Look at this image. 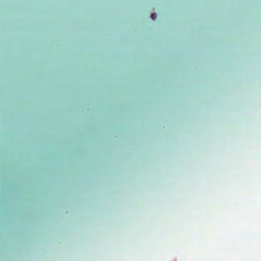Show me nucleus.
<instances>
[{"instance_id":"1","label":"nucleus","mask_w":261,"mask_h":261,"mask_svg":"<svg viewBox=\"0 0 261 261\" xmlns=\"http://www.w3.org/2000/svg\"><path fill=\"white\" fill-rule=\"evenodd\" d=\"M151 18L153 20H155L156 18V14L155 13H153L151 15Z\"/></svg>"}]
</instances>
